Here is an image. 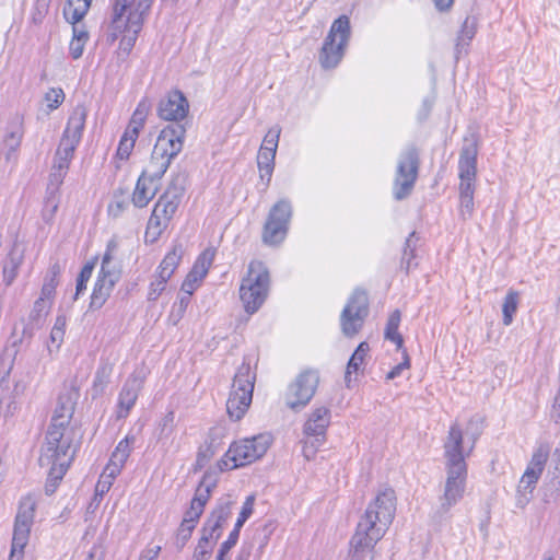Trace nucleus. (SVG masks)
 <instances>
[{"instance_id":"1","label":"nucleus","mask_w":560,"mask_h":560,"mask_svg":"<svg viewBox=\"0 0 560 560\" xmlns=\"http://www.w3.org/2000/svg\"><path fill=\"white\" fill-rule=\"evenodd\" d=\"M394 494L395 492H378L374 501L369 504L350 540V552L353 559H361L385 535L395 515Z\"/></svg>"},{"instance_id":"2","label":"nucleus","mask_w":560,"mask_h":560,"mask_svg":"<svg viewBox=\"0 0 560 560\" xmlns=\"http://www.w3.org/2000/svg\"><path fill=\"white\" fill-rule=\"evenodd\" d=\"M185 183V176H175L164 194L158 199L147 224L144 235L147 243H155L167 229L182 201Z\"/></svg>"},{"instance_id":"3","label":"nucleus","mask_w":560,"mask_h":560,"mask_svg":"<svg viewBox=\"0 0 560 560\" xmlns=\"http://www.w3.org/2000/svg\"><path fill=\"white\" fill-rule=\"evenodd\" d=\"M474 445L475 439L468 450H465L460 427L457 423L451 425L444 441V457L447 471L445 490L464 489L467 478V464L465 459L470 455Z\"/></svg>"},{"instance_id":"4","label":"nucleus","mask_w":560,"mask_h":560,"mask_svg":"<svg viewBox=\"0 0 560 560\" xmlns=\"http://www.w3.org/2000/svg\"><path fill=\"white\" fill-rule=\"evenodd\" d=\"M478 147L475 139L466 140L458 160L459 183V215L468 220L474 213V194L477 175Z\"/></svg>"},{"instance_id":"5","label":"nucleus","mask_w":560,"mask_h":560,"mask_svg":"<svg viewBox=\"0 0 560 560\" xmlns=\"http://www.w3.org/2000/svg\"><path fill=\"white\" fill-rule=\"evenodd\" d=\"M153 0H114L112 25L118 32H126L124 40L133 46Z\"/></svg>"},{"instance_id":"6","label":"nucleus","mask_w":560,"mask_h":560,"mask_svg":"<svg viewBox=\"0 0 560 560\" xmlns=\"http://www.w3.org/2000/svg\"><path fill=\"white\" fill-rule=\"evenodd\" d=\"M272 443L268 433H260L233 442L219 462L221 470H230L249 465L261 458Z\"/></svg>"},{"instance_id":"7","label":"nucleus","mask_w":560,"mask_h":560,"mask_svg":"<svg viewBox=\"0 0 560 560\" xmlns=\"http://www.w3.org/2000/svg\"><path fill=\"white\" fill-rule=\"evenodd\" d=\"M270 285L268 268L259 260L250 261L248 272L240 287V298L248 314L259 310L267 299Z\"/></svg>"},{"instance_id":"8","label":"nucleus","mask_w":560,"mask_h":560,"mask_svg":"<svg viewBox=\"0 0 560 560\" xmlns=\"http://www.w3.org/2000/svg\"><path fill=\"white\" fill-rule=\"evenodd\" d=\"M256 373L248 362H243L237 369L226 401V411L231 419L241 420L248 410L252 399Z\"/></svg>"},{"instance_id":"9","label":"nucleus","mask_w":560,"mask_h":560,"mask_svg":"<svg viewBox=\"0 0 560 560\" xmlns=\"http://www.w3.org/2000/svg\"><path fill=\"white\" fill-rule=\"evenodd\" d=\"M62 434L52 432L49 441H46V454L48 463L51 464L48 474L46 488H57L69 469L74 455L75 447L68 440H62Z\"/></svg>"},{"instance_id":"10","label":"nucleus","mask_w":560,"mask_h":560,"mask_svg":"<svg viewBox=\"0 0 560 560\" xmlns=\"http://www.w3.org/2000/svg\"><path fill=\"white\" fill-rule=\"evenodd\" d=\"M350 37V19L347 15H340L332 22L318 55L319 63L324 69L338 66L343 58Z\"/></svg>"},{"instance_id":"11","label":"nucleus","mask_w":560,"mask_h":560,"mask_svg":"<svg viewBox=\"0 0 560 560\" xmlns=\"http://www.w3.org/2000/svg\"><path fill=\"white\" fill-rule=\"evenodd\" d=\"M420 167V152L413 144L406 147L399 154L393 195L396 200L407 198L413 190Z\"/></svg>"},{"instance_id":"12","label":"nucleus","mask_w":560,"mask_h":560,"mask_svg":"<svg viewBox=\"0 0 560 560\" xmlns=\"http://www.w3.org/2000/svg\"><path fill=\"white\" fill-rule=\"evenodd\" d=\"M292 218V206L287 199L276 202L264 224L261 238L266 245L277 246L287 237L289 224Z\"/></svg>"},{"instance_id":"13","label":"nucleus","mask_w":560,"mask_h":560,"mask_svg":"<svg viewBox=\"0 0 560 560\" xmlns=\"http://www.w3.org/2000/svg\"><path fill=\"white\" fill-rule=\"evenodd\" d=\"M318 384V371L312 369L302 371L288 386L285 405L293 411L302 410L314 397Z\"/></svg>"},{"instance_id":"14","label":"nucleus","mask_w":560,"mask_h":560,"mask_svg":"<svg viewBox=\"0 0 560 560\" xmlns=\"http://www.w3.org/2000/svg\"><path fill=\"white\" fill-rule=\"evenodd\" d=\"M369 314V299L365 291L357 289L348 300L340 315L341 330L345 336L353 337L363 326Z\"/></svg>"},{"instance_id":"15","label":"nucleus","mask_w":560,"mask_h":560,"mask_svg":"<svg viewBox=\"0 0 560 560\" xmlns=\"http://www.w3.org/2000/svg\"><path fill=\"white\" fill-rule=\"evenodd\" d=\"M34 511L35 500L31 495H26L21 502L19 512L15 517L12 547L9 560L22 559L23 549L26 546L31 534Z\"/></svg>"},{"instance_id":"16","label":"nucleus","mask_w":560,"mask_h":560,"mask_svg":"<svg viewBox=\"0 0 560 560\" xmlns=\"http://www.w3.org/2000/svg\"><path fill=\"white\" fill-rule=\"evenodd\" d=\"M75 396L77 394L70 390L59 395L51 423L47 431L46 441H49L52 432H57L58 434H62V440H68L73 443V432L72 429L69 428V423L74 412Z\"/></svg>"},{"instance_id":"17","label":"nucleus","mask_w":560,"mask_h":560,"mask_svg":"<svg viewBox=\"0 0 560 560\" xmlns=\"http://www.w3.org/2000/svg\"><path fill=\"white\" fill-rule=\"evenodd\" d=\"M186 127L183 122H173L166 126L158 136L153 151L155 155L164 156L172 162L184 145Z\"/></svg>"},{"instance_id":"18","label":"nucleus","mask_w":560,"mask_h":560,"mask_svg":"<svg viewBox=\"0 0 560 560\" xmlns=\"http://www.w3.org/2000/svg\"><path fill=\"white\" fill-rule=\"evenodd\" d=\"M144 383V376L133 372L124 383L118 395L116 418L126 419L133 408Z\"/></svg>"},{"instance_id":"19","label":"nucleus","mask_w":560,"mask_h":560,"mask_svg":"<svg viewBox=\"0 0 560 560\" xmlns=\"http://www.w3.org/2000/svg\"><path fill=\"white\" fill-rule=\"evenodd\" d=\"M86 118V107L82 104H78L68 117L66 128L62 132L59 143L72 147L77 150L83 137Z\"/></svg>"},{"instance_id":"20","label":"nucleus","mask_w":560,"mask_h":560,"mask_svg":"<svg viewBox=\"0 0 560 560\" xmlns=\"http://www.w3.org/2000/svg\"><path fill=\"white\" fill-rule=\"evenodd\" d=\"M188 109V101L184 94L180 91H173L160 101L158 115L163 120L182 122L186 118Z\"/></svg>"},{"instance_id":"21","label":"nucleus","mask_w":560,"mask_h":560,"mask_svg":"<svg viewBox=\"0 0 560 560\" xmlns=\"http://www.w3.org/2000/svg\"><path fill=\"white\" fill-rule=\"evenodd\" d=\"M331 413L327 407L315 408L303 427L305 438L315 440L318 444L326 441V431L330 423Z\"/></svg>"},{"instance_id":"22","label":"nucleus","mask_w":560,"mask_h":560,"mask_svg":"<svg viewBox=\"0 0 560 560\" xmlns=\"http://www.w3.org/2000/svg\"><path fill=\"white\" fill-rule=\"evenodd\" d=\"M66 175V172L57 171L54 167L50 168L46 188V197L44 200V208L42 210V217L46 222H49L54 218L58 209L59 188L62 185Z\"/></svg>"},{"instance_id":"23","label":"nucleus","mask_w":560,"mask_h":560,"mask_svg":"<svg viewBox=\"0 0 560 560\" xmlns=\"http://www.w3.org/2000/svg\"><path fill=\"white\" fill-rule=\"evenodd\" d=\"M548 457V445L541 444L535 450L532 459L528 463L527 468L521 478V485H523L524 488H529L536 485L544 470Z\"/></svg>"},{"instance_id":"24","label":"nucleus","mask_w":560,"mask_h":560,"mask_svg":"<svg viewBox=\"0 0 560 560\" xmlns=\"http://www.w3.org/2000/svg\"><path fill=\"white\" fill-rule=\"evenodd\" d=\"M118 279V273H98L91 295L90 308L98 310L105 304Z\"/></svg>"},{"instance_id":"25","label":"nucleus","mask_w":560,"mask_h":560,"mask_svg":"<svg viewBox=\"0 0 560 560\" xmlns=\"http://www.w3.org/2000/svg\"><path fill=\"white\" fill-rule=\"evenodd\" d=\"M158 191V182L140 175L132 194V203L138 208L145 207Z\"/></svg>"},{"instance_id":"26","label":"nucleus","mask_w":560,"mask_h":560,"mask_svg":"<svg viewBox=\"0 0 560 560\" xmlns=\"http://www.w3.org/2000/svg\"><path fill=\"white\" fill-rule=\"evenodd\" d=\"M15 341L11 348H5L0 354V402L10 390L9 374L13 366V360L16 351L14 350Z\"/></svg>"},{"instance_id":"27","label":"nucleus","mask_w":560,"mask_h":560,"mask_svg":"<svg viewBox=\"0 0 560 560\" xmlns=\"http://www.w3.org/2000/svg\"><path fill=\"white\" fill-rule=\"evenodd\" d=\"M230 515L231 509L229 504L219 506L207 520L202 532L209 534L210 537H214V540H217L221 535L220 528L228 521Z\"/></svg>"},{"instance_id":"28","label":"nucleus","mask_w":560,"mask_h":560,"mask_svg":"<svg viewBox=\"0 0 560 560\" xmlns=\"http://www.w3.org/2000/svg\"><path fill=\"white\" fill-rule=\"evenodd\" d=\"M210 493L211 492H196V495L190 502L189 509L184 514L182 523L196 527L203 513L205 506L210 499Z\"/></svg>"},{"instance_id":"29","label":"nucleus","mask_w":560,"mask_h":560,"mask_svg":"<svg viewBox=\"0 0 560 560\" xmlns=\"http://www.w3.org/2000/svg\"><path fill=\"white\" fill-rule=\"evenodd\" d=\"M369 351V343L366 341H362L350 357L345 374V383L348 388L351 387V374L357 373L360 370Z\"/></svg>"},{"instance_id":"30","label":"nucleus","mask_w":560,"mask_h":560,"mask_svg":"<svg viewBox=\"0 0 560 560\" xmlns=\"http://www.w3.org/2000/svg\"><path fill=\"white\" fill-rule=\"evenodd\" d=\"M183 254V245L175 244L161 261L158 268V273L165 276L167 279H171L182 260Z\"/></svg>"},{"instance_id":"31","label":"nucleus","mask_w":560,"mask_h":560,"mask_svg":"<svg viewBox=\"0 0 560 560\" xmlns=\"http://www.w3.org/2000/svg\"><path fill=\"white\" fill-rule=\"evenodd\" d=\"M92 0H67L63 8L66 20L75 24L79 23L89 12Z\"/></svg>"},{"instance_id":"32","label":"nucleus","mask_w":560,"mask_h":560,"mask_svg":"<svg viewBox=\"0 0 560 560\" xmlns=\"http://www.w3.org/2000/svg\"><path fill=\"white\" fill-rule=\"evenodd\" d=\"M63 266L60 265L59 261H55L48 268L46 276L44 278V283L42 288V296L40 300L44 301L46 299H51L55 290L59 283V278Z\"/></svg>"},{"instance_id":"33","label":"nucleus","mask_w":560,"mask_h":560,"mask_svg":"<svg viewBox=\"0 0 560 560\" xmlns=\"http://www.w3.org/2000/svg\"><path fill=\"white\" fill-rule=\"evenodd\" d=\"M170 164V160L164 156H158L155 155V151H152L151 159L141 175L147 176L152 180L159 182L165 174Z\"/></svg>"},{"instance_id":"34","label":"nucleus","mask_w":560,"mask_h":560,"mask_svg":"<svg viewBox=\"0 0 560 560\" xmlns=\"http://www.w3.org/2000/svg\"><path fill=\"white\" fill-rule=\"evenodd\" d=\"M149 103L145 100H142L137 105L136 110L133 112L129 125L125 132L127 135H132V137H138L140 130L143 128L148 113H149Z\"/></svg>"},{"instance_id":"35","label":"nucleus","mask_w":560,"mask_h":560,"mask_svg":"<svg viewBox=\"0 0 560 560\" xmlns=\"http://www.w3.org/2000/svg\"><path fill=\"white\" fill-rule=\"evenodd\" d=\"M66 94L61 88H50L43 95L40 110L46 115L59 108L65 102Z\"/></svg>"},{"instance_id":"36","label":"nucleus","mask_w":560,"mask_h":560,"mask_svg":"<svg viewBox=\"0 0 560 560\" xmlns=\"http://www.w3.org/2000/svg\"><path fill=\"white\" fill-rule=\"evenodd\" d=\"M21 138V128L16 124L8 129L2 141V152L7 161H10L12 159L13 153L20 147Z\"/></svg>"},{"instance_id":"37","label":"nucleus","mask_w":560,"mask_h":560,"mask_svg":"<svg viewBox=\"0 0 560 560\" xmlns=\"http://www.w3.org/2000/svg\"><path fill=\"white\" fill-rule=\"evenodd\" d=\"M74 152L75 149L72 147L59 143L52 159L51 167L56 168L57 171L68 173L70 163L74 156Z\"/></svg>"},{"instance_id":"38","label":"nucleus","mask_w":560,"mask_h":560,"mask_svg":"<svg viewBox=\"0 0 560 560\" xmlns=\"http://www.w3.org/2000/svg\"><path fill=\"white\" fill-rule=\"evenodd\" d=\"M400 324V312L398 310L394 311L387 320L385 328V338L395 342L398 350L404 349V339L402 336L398 332Z\"/></svg>"},{"instance_id":"39","label":"nucleus","mask_w":560,"mask_h":560,"mask_svg":"<svg viewBox=\"0 0 560 560\" xmlns=\"http://www.w3.org/2000/svg\"><path fill=\"white\" fill-rule=\"evenodd\" d=\"M21 258V250L16 246L13 247L3 265V278L7 285H10L14 280Z\"/></svg>"},{"instance_id":"40","label":"nucleus","mask_w":560,"mask_h":560,"mask_svg":"<svg viewBox=\"0 0 560 560\" xmlns=\"http://www.w3.org/2000/svg\"><path fill=\"white\" fill-rule=\"evenodd\" d=\"M518 306V293L514 290H510L504 298L502 312H503V324L509 326L513 322V316L517 311Z\"/></svg>"},{"instance_id":"41","label":"nucleus","mask_w":560,"mask_h":560,"mask_svg":"<svg viewBox=\"0 0 560 560\" xmlns=\"http://www.w3.org/2000/svg\"><path fill=\"white\" fill-rule=\"evenodd\" d=\"M215 256L214 248H206L197 258L191 270L197 271L199 277L205 278Z\"/></svg>"},{"instance_id":"42","label":"nucleus","mask_w":560,"mask_h":560,"mask_svg":"<svg viewBox=\"0 0 560 560\" xmlns=\"http://www.w3.org/2000/svg\"><path fill=\"white\" fill-rule=\"evenodd\" d=\"M212 539L214 537H210L209 534L202 532V536L194 551L192 560H209L214 545Z\"/></svg>"},{"instance_id":"43","label":"nucleus","mask_w":560,"mask_h":560,"mask_svg":"<svg viewBox=\"0 0 560 560\" xmlns=\"http://www.w3.org/2000/svg\"><path fill=\"white\" fill-rule=\"evenodd\" d=\"M133 442H135V436L127 435L125 439H122L117 444L114 452L112 453L110 458L125 465V463L127 462V459L131 453V446H132Z\"/></svg>"},{"instance_id":"44","label":"nucleus","mask_w":560,"mask_h":560,"mask_svg":"<svg viewBox=\"0 0 560 560\" xmlns=\"http://www.w3.org/2000/svg\"><path fill=\"white\" fill-rule=\"evenodd\" d=\"M475 34H476L475 23H474V21H470L469 18H467L463 23L460 33L457 38V44H456L457 54L460 52L462 47L469 44V42L474 38Z\"/></svg>"},{"instance_id":"45","label":"nucleus","mask_w":560,"mask_h":560,"mask_svg":"<svg viewBox=\"0 0 560 560\" xmlns=\"http://www.w3.org/2000/svg\"><path fill=\"white\" fill-rule=\"evenodd\" d=\"M281 135V127L276 125L271 127L264 137L260 149L277 153L278 143Z\"/></svg>"},{"instance_id":"46","label":"nucleus","mask_w":560,"mask_h":560,"mask_svg":"<svg viewBox=\"0 0 560 560\" xmlns=\"http://www.w3.org/2000/svg\"><path fill=\"white\" fill-rule=\"evenodd\" d=\"M275 159L276 154L272 152L259 149L257 154L258 170H265L266 175L272 176L275 170Z\"/></svg>"},{"instance_id":"47","label":"nucleus","mask_w":560,"mask_h":560,"mask_svg":"<svg viewBox=\"0 0 560 560\" xmlns=\"http://www.w3.org/2000/svg\"><path fill=\"white\" fill-rule=\"evenodd\" d=\"M112 368L107 364L100 366L96 371L95 378L93 382V388L96 393H103L109 383V376Z\"/></svg>"},{"instance_id":"48","label":"nucleus","mask_w":560,"mask_h":560,"mask_svg":"<svg viewBox=\"0 0 560 560\" xmlns=\"http://www.w3.org/2000/svg\"><path fill=\"white\" fill-rule=\"evenodd\" d=\"M168 280L170 279L165 278V276L158 273L155 279L149 285L148 300L156 301L166 289V283Z\"/></svg>"},{"instance_id":"49","label":"nucleus","mask_w":560,"mask_h":560,"mask_svg":"<svg viewBox=\"0 0 560 560\" xmlns=\"http://www.w3.org/2000/svg\"><path fill=\"white\" fill-rule=\"evenodd\" d=\"M195 526H190L185 523H180L176 535L174 537V545L177 551L182 550L187 541L190 539Z\"/></svg>"},{"instance_id":"50","label":"nucleus","mask_w":560,"mask_h":560,"mask_svg":"<svg viewBox=\"0 0 560 560\" xmlns=\"http://www.w3.org/2000/svg\"><path fill=\"white\" fill-rule=\"evenodd\" d=\"M416 236V232L410 233L408 238L406 240L402 257H401V268L406 270V272H409L411 268V261L415 257V243L413 237Z\"/></svg>"},{"instance_id":"51","label":"nucleus","mask_w":560,"mask_h":560,"mask_svg":"<svg viewBox=\"0 0 560 560\" xmlns=\"http://www.w3.org/2000/svg\"><path fill=\"white\" fill-rule=\"evenodd\" d=\"M137 138L138 137H132V135H127V132H124L117 148V156H119V159L126 160L129 158Z\"/></svg>"},{"instance_id":"52","label":"nucleus","mask_w":560,"mask_h":560,"mask_svg":"<svg viewBox=\"0 0 560 560\" xmlns=\"http://www.w3.org/2000/svg\"><path fill=\"white\" fill-rule=\"evenodd\" d=\"M93 269H94V262H86L82 267V269L79 273V277L77 279L75 298L78 295H80L86 289V283L92 276Z\"/></svg>"},{"instance_id":"53","label":"nucleus","mask_w":560,"mask_h":560,"mask_svg":"<svg viewBox=\"0 0 560 560\" xmlns=\"http://www.w3.org/2000/svg\"><path fill=\"white\" fill-rule=\"evenodd\" d=\"M254 502H255V497L254 495H249V497L246 498L245 502L243 503L242 510L240 512V515H238L237 521H236L235 526H234V528H236L237 530H241V528L244 525V523L253 514Z\"/></svg>"},{"instance_id":"54","label":"nucleus","mask_w":560,"mask_h":560,"mask_svg":"<svg viewBox=\"0 0 560 560\" xmlns=\"http://www.w3.org/2000/svg\"><path fill=\"white\" fill-rule=\"evenodd\" d=\"M189 302L190 298L183 295L179 298V301L174 304L173 311L170 315V320H172L174 325H176L178 320L184 316Z\"/></svg>"},{"instance_id":"55","label":"nucleus","mask_w":560,"mask_h":560,"mask_svg":"<svg viewBox=\"0 0 560 560\" xmlns=\"http://www.w3.org/2000/svg\"><path fill=\"white\" fill-rule=\"evenodd\" d=\"M202 279L203 278L199 277L197 271L190 270V272L187 275L186 279L182 284V291L185 293L184 295L190 298L194 291L196 290L198 282L201 281Z\"/></svg>"},{"instance_id":"56","label":"nucleus","mask_w":560,"mask_h":560,"mask_svg":"<svg viewBox=\"0 0 560 560\" xmlns=\"http://www.w3.org/2000/svg\"><path fill=\"white\" fill-rule=\"evenodd\" d=\"M402 350V361L395 365L387 374L386 380H395L396 377L400 376L402 371L408 370L410 368V358L407 353L406 349Z\"/></svg>"},{"instance_id":"57","label":"nucleus","mask_w":560,"mask_h":560,"mask_svg":"<svg viewBox=\"0 0 560 560\" xmlns=\"http://www.w3.org/2000/svg\"><path fill=\"white\" fill-rule=\"evenodd\" d=\"M116 247H117V245L114 241H110L108 243L106 252L102 259V265H101V270H100L101 275L117 273L115 270L110 269V264H112V259H113L112 253H113V250L116 249Z\"/></svg>"},{"instance_id":"58","label":"nucleus","mask_w":560,"mask_h":560,"mask_svg":"<svg viewBox=\"0 0 560 560\" xmlns=\"http://www.w3.org/2000/svg\"><path fill=\"white\" fill-rule=\"evenodd\" d=\"M460 499V492H444L439 497V501L441 504L438 513L446 512L453 504H455Z\"/></svg>"},{"instance_id":"59","label":"nucleus","mask_w":560,"mask_h":560,"mask_svg":"<svg viewBox=\"0 0 560 560\" xmlns=\"http://www.w3.org/2000/svg\"><path fill=\"white\" fill-rule=\"evenodd\" d=\"M66 330H61L59 328H52L50 331V343L48 345V351L52 353L54 351H57L65 337Z\"/></svg>"},{"instance_id":"60","label":"nucleus","mask_w":560,"mask_h":560,"mask_svg":"<svg viewBox=\"0 0 560 560\" xmlns=\"http://www.w3.org/2000/svg\"><path fill=\"white\" fill-rule=\"evenodd\" d=\"M175 415L173 411H168L161 421V436L168 438L173 431V422Z\"/></svg>"},{"instance_id":"61","label":"nucleus","mask_w":560,"mask_h":560,"mask_svg":"<svg viewBox=\"0 0 560 560\" xmlns=\"http://www.w3.org/2000/svg\"><path fill=\"white\" fill-rule=\"evenodd\" d=\"M122 466H124V464H121L113 458H109V462L106 465V467L104 468L102 475H104L110 479H115L116 476L120 472V469L122 468Z\"/></svg>"},{"instance_id":"62","label":"nucleus","mask_w":560,"mask_h":560,"mask_svg":"<svg viewBox=\"0 0 560 560\" xmlns=\"http://www.w3.org/2000/svg\"><path fill=\"white\" fill-rule=\"evenodd\" d=\"M240 536V530L236 528H233V530L230 533L228 539L223 541L220 546L219 550H222L226 553L230 552V550L236 545Z\"/></svg>"},{"instance_id":"63","label":"nucleus","mask_w":560,"mask_h":560,"mask_svg":"<svg viewBox=\"0 0 560 560\" xmlns=\"http://www.w3.org/2000/svg\"><path fill=\"white\" fill-rule=\"evenodd\" d=\"M85 44L86 43L82 40L71 39L69 45L70 56L73 59H79L83 55Z\"/></svg>"},{"instance_id":"64","label":"nucleus","mask_w":560,"mask_h":560,"mask_svg":"<svg viewBox=\"0 0 560 560\" xmlns=\"http://www.w3.org/2000/svg\"><path fill=\"white\" fill-rule=\"evenodd\" d=\"M161 546H148L145 549H143L140 553L139 560H155L161 551Z\"/></svg>"}]
</instances>
